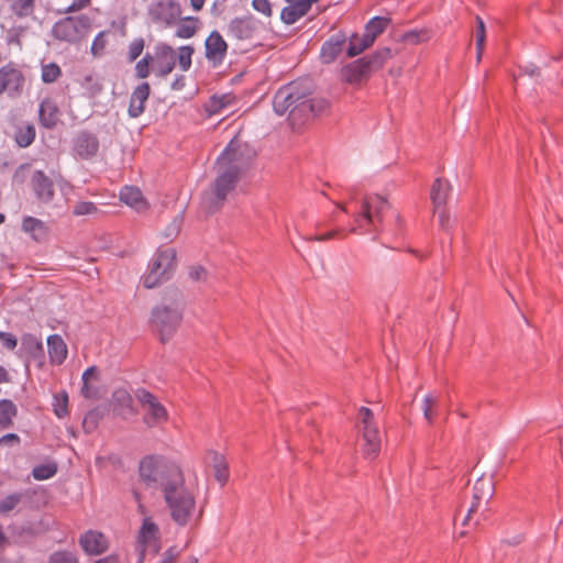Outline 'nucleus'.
<instances>
[{
  "mask_svg": "<svg viewBox=\"0 0 563 563\" xmlns=\"http://www.w3.org/2000/svg\"><path fill=\"white\" fill-rule=\"evenodd\" d=\"M314 85L309 78H300L283 85L273 96L275 114H287L292 129L325 113L330 109V100L313 96Z\"/></svg>",
  "mask_w": 563,
  "mask_h": 563,
  "instance_id": "obj_1",
  "label": "nucleus"
},
{
  "mask_svg": "<svg viewBox=\"0 0 563 563\" xmlns=\"http://www.w3.org/2000/svg\"><path fill=\"white\" fill-rule=\"evenodd\" d=\"M241 153L239 144L232 139L217 158V176L212 184V196L209 199V211L220 208L240 179Z\"/></svg>",
  "mask_w": 563,
  "mask_h": 563,
  "instance_id": "obj_2",
  "label": "nucleus"
},
{
  "mask_svg": "<svg viewBox=\"0 0 563 563\" xmlns=\"http://www.w3.org/2000/svg\"><path fill=\"white\" fill-rule=\"evenodd\" d=\"M184 295L177 288L167 289L161 302L153 307L150 323L163 343L169 341L177 332L184 319Z\"/></svg>",
  "mask_w": 563,
  "mask_h": 563,
  "instance_id": "obj_3",
  "label": "nucleus"
},
{
  "mask_svg": "<svg viewBox=\"0 0 563 563\" xmlns=\"http://www.w3.org/2000/svg\"><path fill=\"white\" fill-rule=\"evenodd\" d=\"M137 473L146 487L161 493L184 475L177 462L162 454L143 456L139 463Z\"/></svg>",
  "mask_w": 563,
  "mask_h": 563,
  "instance_id": "obj_4",
  "label": "nucleus"
},
{
  "mask_svg": "<svg viewBox=\"0 0 563 563\" xmlns=\"http://www.w3.org/2000/svg\"><path fill=\"white\" fill-rule=\"evenodd\" d=\"M161 494L173 522L178 527H186L196 512L197 500L194 492L186 485L185 476H180Z\"/></svg>",
  "mask_w": 563,
  "mask_h": 563,
  "instance_id": "obj_5",
  "label": "nucleus"
},
{
  "mask_svg": "<svg viewBox=\"0 0 563 563\" xmlns=\"http://www.w3.org/2000/svg\"><path fill=\"white\" fill-rule=\"evenodd\" d=\"M389 210L387 199L382 196H366L361 205L360 212L355 216V225L350 231L354 233L378 232L382 228L385 212Z\"/></svg>",
  "mask_w": 563,
  "mask_h": 563,
  "instance_id": "obj_6",
  "label": "nucleus"
},
{
  "mask_svg": "<svg viewBox=\"0 0 563 563\" xmlns=\"http://www.w3.org/2000/svg\"><path fill=\"white\" fill-rule=\"evenodd\" d=\"M176 250L158 249L151 258L147 271L142 276V284L152 289L170 279L176 271Z\"/></svg>",
  "mask_w": 563,
  "mask_h": 563,
  "instance_id": "obj_7",
  "label": "nucleus"
},
{
  "mask_svg": "<svg viewBox=\"0 0 563 563\" xmlns=\"http://www.w3.org/2000/svg\"><path fill=\"white\" fill-rule=\"evenodd\" d=\"M91 19L87 14L67 15L52 26L54 38L69 44L79 43L91 27Z\"/></svg>",
  "mask_w": 563,
  "mask_h": 563,
  "instance_id": "obj_8",
  "label": "nucleus"
},
{
  "mask_svg": "<svg viewBox=\"0 0 563 563\" xmlns=\"http://www.w3.org/2000/svg\"><path fill=\"white\" fill-rule=\"evenodd\" d=\"M162 549L161 531L152 517H144L136 534L135 551L136 563H144L146 554L157 555Z\"/></svg>",
  "mask_w": 563,
  "mask_h": 563,
  "instance_id": "obj_9",
  "label": "nucleus"
},
{
  "mask_svg": "<svg viewBox=\"0 0 563 563\" xmlns=\"http://www.w3.org/2000/svg\"><path fill=\"white\" fill-rule=\"evenodd\" d=\"M135 397L142 407H146L143 416V423L146 427L154 428L168 421L169 415L166 407L152 391L140 387L135 390Z\"/></svg>",
  "mask_w": 563,
  "mask_h": 563,
  "instance_id": "obj_10",
  "label": "nucleus"
},
{
  "mask_svg": "<svg viewBox=\"0 0 563 563\" xmlns=\"http://www.w3.org/2000/svg\"><path fill=\"white\" fill-rule=\"evenodd\" d=\"M99 147V139L91 131L81 130L73 139V152L80 159H91L97 155Z\"/></svg>",
  "mask_w": 563,
  "mask_h": 563,
  "instance_id": "obj_11",
  "label": "nucleus"
},
{
  "mask_svg": "<svg viewBox=\"0 0 563 563\" xmlns=\"http://www.w3.org/2000/svg\"><path fill=\"white\" fill-rule=\"evenodd\" d=\"M154 60L152 64L155 65L154 71L157 77L164 78L170 74L176 64V55L174 48L165 43L158 42L154 46Z\"/></svg>",
  "mask_w": 563,
  "mask_h": 563,
  "instance_id": "obj_12",
  "label": "nucleus"
},
{
  "mask_svg": "<svg viewBox=\"0 0 563 563\" xmlns=\"http://www.w3.org/2000/svg\"><path fill=\"white\" fill-rule=\"evenodd\" d=\"M228 44L219 31L213 30L205 41V57L212 67L222 65L227 57Z\"/></svg>",
  "mask_w": 563,
  "mask_h": 563,
  "instance_id": "obj_13",
  "label": "nucleus"
},
{
  "mask_svg": "<svg viewBox=\"0 0 563 563\" xmlns=\"http://www.w3.org/2000/svg\"><path fill=\"white\" fill-rule=\"evenodd\" d=\"M150 14L154 22L170 26L178 19L180 7L175 0H158L150 8Z\"/></svg>",
  "mask_w": 563,
  "mask_h": 563,
  "instance_id": "obj_14",
  "label": "nucleus"
},
{
  "mask_svg": "<svg viewBox=\"0 0 563 563\" xmlns=\"http://www.w3.org/2000/svg\"><path fill=\"white\" fill-rule=\"evenodd\" d=\"M347 41V35L344 31L340 30L327 38L321 45L319 58L322 64L329 65L335 62L342 53Z\"/></svg>",
  "mask_w": 563,
  "mask_h": 563,
  "instance_id": "obj_15",
  "label": "nucleus"
},
{
  "mask_svg": "<svg viewBox=\"0 0 563 563\" xmlns=\"http://www.w3.org/2000/svg\"><path fill=\"white\" fill-rule=\"evenodd\" d=\"M24 77L20 69L11 63L0 68V93L19 95L23 88Z\"/></svg>",
  "mask_w": 563,
  "mask_h": 563,
  "instance_id": "obj_16",
  "label": "nucleus"
},
{
  "mask_svg": "<svg viewBox=\"0 0 563 563\" xmlns=\"http://www.w3.org/2000/svg\"><path fill=\"white\" fill-rule=\"evenodd\" d=\"M79 544L84 552L89 555H99L106 552L109 548L107 537L98 530H87L79 538Z\"/></svg>",
  "mask_w": 563,
  "mask_h": 563,
  "instance_id": "obj_17",
  "label": "nucleus"
},
{
  "mask_svg": "<svg viewBox=\"0 0 563 563\" xmlns=\"http://www.w3.org/2000/svg\"><path fill=\"white\" fill-rule=\"evenodd\" d=\"M256 31V21L251 16H236L228 26L229 35L240 41L252 40Z\"/></svg>",
  "mask_w": 563,
  "mask_h": 563,
  "instance_id": "obj_18",
  "label": "nucleus"
},
{
  "mask_svg": "<svg viewBox=\"0 0 563 563\" xmlns=\"http://www.w3.org/2000/svg\"><path fill=\"white\" fill-rule=\"evenodd\" d=\"M32 189L36 199L48 203L54 198V183L43 170H35L31 178Z\"/></svg>",
  "mask_w": 563,
  "mask_h": 563,
  "instance_id": "obj_19",
  "label": "nucleus"
},
{
  "mask_svg": "<svg viewBox=\"0 0 563 563\" xmlns=\"http://www.w3.org/2000/svg\"><path fill=\"white\" fill-rule=\"evenodd\" d=\"M25 363L37 361L44 356L43 343L32 333H24L21 336V344L18 352Z\"/></svg>",
  "mask_w": 563,
  "mask_h": 563,
  "instance_id": "obj_20",
  "label": "nucleus"
},
{
  "mask_svg": "<svg viewBox=\"0 0 563 563\" xmlns=\"http://www.w3.org/2000/svg\"><path fill=\"white\" fill-rule=\"evenodd\" d=\"M150 93L151 87L147 81H142L133 89L128 108L130 118H139L144 112L145 101L148 99Z\"/></svg>",
  "mask_w": 563,
  "mask_h": 563,
  "instance_id": "obj_21",
  "label": "nucleus"
},
{
  "mask_svg": "<svg viewBox=\"0 0 563 563\" xmlns=\"http://www.w3.org/2000/svg\"><path fill=\"white\" fill-rule=\"evenodd\" d=\"M363 453L364 455L373 460L380 451V432L376 423L363 426Z\"/></svg>",
  "mask_w": 563,
  "mask_h": 563,
  "instance_id": "obj_22",
  "label": "nucleus"
},
{
  "mask_svg": "<svg viewBox=\"0 0 563 563\" xmlns=\"http://www.w3.org/2000/svg\"><path fill=\"white\" fill-rule=\"evenodd\" d=\"M60 111L57 103L51 99L45 98L41 101L38 107V123L48 130L54 129L59 121Z\"/></svg>",
  "mask_w": 563,
  "mask_h": 563,
  "instance_id": "obj_23",
  "label": "nucleus"
},
{
  "mask_svg": "<svg viewBox=\"0 0 563 563\" xmlns=\"http://www.w3.org/2000/svg\"><path fill=\"white\" fill-rule=\"evenodd\" d=\"M21 229L37 243L46 241L49 235V227L43 220L32 216L23 218Z\"/></svg>",
  "mask_w": 563,
  "mask_h": 563,
  "instance_id": "obj_24",
  "label": "nucleus"
},
{
  "mask_svg": "<svg viewBox=\"0 0 563 563\" xmlns=\"http://www.w3.org/2000/svg\"><path fill=\"white\" fill-rule=\"evenodd\" d=\"M119 199L137 212L144 211L148 207L141 189L135 186H123L119 191Z\"/></svg>",
  "mask_w": 563,
  "mask_h": 563,
  "instance_id": "obj_25",
  "label": "nucleus"
},
{
  "mask_svg": "<svg viewBox=\"0 0 563 563\" xmlns=\"http://www.w3.org/2000/svg\"><path fill=\"white\" fill-rule=\"evenodd\" d=\"M372 71L364 58L360 57L342 68V75L346 82L358 84L364 76L369 75Z\"/></svg>",
  "mask_w": 563,
  "mask_h": 563,
  "instance_id": "obj_26",
  "label": "nucleus"
},
{
  "mask_svg": "<svg viewBox=\"0 0 563 563\" xmlns=\"http://www.w3.org/2000/svg\"><path fill=\"white\" fill-rule=\"evenodd\" d=\"M47 352L51 363L60 365L67 357V346L59 334H51L47 338Z\"/></svg>",
  "mask_w": 563,
  "mask_h": 563,
  "instance_id": "obj_27",
  "label": "nucleus"
},
{
  "mask_svg": "<svg viewBox=\"0 0 563 563\" xmlns=\"http://www.w3.org/2000/svg\"><path fill=\"white\" fill-rule=\"evenodd\" d=\"M452 190V186L449 181L438 177L430 190V198L435 210H440L446 206L448 196Z\"/></svg>",
  "mask_w": 563,
  "mask_h": 563,
  "instance_id": "obj_28",
  "label": "nucleus"
},
{
  "mask_svg": "<svg viewBox=\"0 0 563 563\" xmlns=\"http://www.w3.org/2000/svg\"><path fill=\"white\" fill-rule=\"evenodd\" d=\"M113 410L121 417L134 413L133 397L125 389L113 393Z\"/></svg>",
  "mask_w": 563,
  "mask_h": 563,
  "instance_id": "obj_29",
  "label": "nucleus"
},
{
  "mask_svg": "<svg viewBox=\"0 0 563 563\" xmlns=\"http://www.w3.org/2000/svg\"><path fill=\"white\" fill-rule=\"evenodd\" d=\"M393 57V51L388 46L379 47L372 54L364 56L371 71L380 69L384 64Z\"/></svg>",
  "mask_w": 563,
  "mask_h": 563,
  "instance_id": "obj_30",
  "label": "nucleus"
},
{
  "mask_svg": "<svg viewBox=\"0 0 563 563\" xmlns=\"http://www.w3.org/2000/svg\"><path fill=\"white\" fill-rule=\"evenodd\" d=\"M212 454L213 475L216 481L220 484V486L223 487L228 483L230 477L229 466L222 454H219L218 452H213Z\"/></svg>",
  "mask_w": 563,
  "mask_h": 563,
  "instance_id": "obj_31",
  "label": "nucleus"
},
{
  "mask_svg": "<svg viewBox=\"0 0 563 563\" xmlns=\"http://www.w3.org/2000/svg\"><path fill=\"white\" fill-rule=\"evenodd\" d=\"M36 136V131L33 124L27 123L25 125L16 126L14 131V141L21 148L27 147L33 143Z\"/></svg>",
  "mask_w": 563,
  "mask_h": 563,
  "instance_id": "obj_32",
  "label": "nucleus"
},
{
  "mask_svg": "<svg viewBox=\"0 0 563 563\" xmlns=\"http://www.w3.org/2000/svg\"><path fill=\"white\" fill-rule=\"evenodd\" d=\"M16 406L10 399H0V428H8L16 416Z\"/></svg>",
  "mask_w": 563,
  "mask_h": 563,
  "instance_id": "obj_33",
  "label": "nucleus"
},
{
  "mask_svg": "<svg viewBox=\"0 0 563 563\" xmlns=\"http://www.w3.org/2000/svg\"><path fill=\"white\" fill-rule=\"evenodd\" d=\"M57 471L58 466L56 462L43 463L33 467L32 476L36 481H45L55 476Z\"/></svg>",
  "mask_w": 563,
  "mask_h": 563,
  "instance_id": "obj_34",
  "label": "nucleus"
},
{
  "mask_svg": "<svg viewBox=\"0 0 563 563\" xmlns=\"http://www.w3.org/2000/svg\"><path fill=\"white\" fill-rule=\"evenodd\" d=\"M391 23V19L388 16L376 15L373 16L366 24V31H368L375 38L382 34L388 25Z\"/></svg>",
  "mask_w": 563,
  "mask_h": 563,
  "instance_id": "obj_35",
  "label": "nucleus"
},
{
  "mask_svg": "<svg viewBox=\"0 0 563 563\" xmlns=\"http://www.w3.org/2000/svg\"><path fill=\"white\" fill-rule=\"evenodd\" d=\"M198 19L195 16H186L183 22L177 26L175 36L179 38H190L195 35L197 30Z\"/></svg>",
  "mask_w": 563,
  "mask_h": 563,
  "instance_id": "obj_36",
  "label": "nucleus"
},
{
  "mask_svg": "<svg viewBox=\"0 0 563 563\" xmlns=\"http://www.w3.org/2000/svg\"><path fill=\"white\" fill-rule=\"evenodd\" d=\"M53 411L57 418H65L68 415V394L66 390H60L53 396Z\"/></svg>",
  "mask_w": 563,
  "mask_h": 563,
  "instance_id": "obj_37",
  "label": "nucleus"
},
{
  "mask_svg": "<svg viewBox=\"0 0 563 563\" xmlns=\"http://www.w3.org/2000/svg\"><path fill=\"white\" fill-rule=\"evenodd\" d=\"M62 76V69L55 62L44 64L41 67V80L44 84H53Z\"/></svg>",
  "mask_w": 563,
  "mask_h": 563,
  "instance_id": "obj_38",
  "label": "nucleus"
},
{
  "mask_svg": "<svg viewBox=\"0 0 563 563\" xmlns=\"http://www.w3.org/2000/svg\"><path fill=\"white\" fill-rule=\"evenodd\" d=\"M194 53L195 48L191 45H183L178 48L176 60L178 62V66L183 71H187L190 69Z\"/></svg>",
  "mask_w": 563,
  "mask_h": 563,
  "instance_id": "obj_39",
  "label": "nucleus"
},
{
  "mask_svg": "<svg viewBox=\"0 0 563 563\" xmlns=\"http://www.w3.org/2000/svg\"><path fill=\"white\" fill-rule=\"evenodd\" d=\"M34 0H12L10 8L18 18H25L34 12Z\"/></svg>",
  "mask_w": 563,
  "mask_h": 563,
  "instance_id": "obj_40",
  "label": "nucleus"
},
{
  "mask_svg": "<svg viewBox=\"0 0 563 563\" xmlns=\"http://www.w3.org/2000/svg\"><path fill=\"white\" fill-rule=\"evenodd\" d=\"M484 482L481 478H478L474 485L473 500L463 519V525H465L470 520L471 515L478 509V506L484 497V492L482 488Z\"/></svg>",
  "mask_w": 563,
  "mask_h": 563,
  "instance_id": "obj_41",
  "label": "nucleus"
},
{
  "mask_svg": "<svg viewBox=\"0 0 563 563\" xmlns=\"http://www.w3.org/2000/svg\"><path fill=\"white\" fill-rule=\"evenodd\" d=\"M154 57L152 54L146 53L141 59H139L134 66V76L137 79H145L150 75V66L153 63Z\"/></svg>",
  "mask_w": 563,
  "mask_h": 563,
  "instance_id": "obj_42",
  "label": "nucleus"
},
{
  "mask_svg": "<svg viewBox=\"0 0 563 563\" xmlns=\"http://www.w3.org/2000/svg\"><path fill=\"white\" fill-rule=\"evenodd\" d=\"M23 494L21 492H14L5 496L0 500V514H8L13 510L22 500Z\"/></svg>",
  "mask_w": 563,
  "mask_h": 563,
  "instance_id": "obj_43",
  "label": "nucleus"
},
{
  "mask_svg": "<svg viewBox=\"0 0 563 563\" xmlns=\"http://www.w3.org/2000/svg\"><path fill=\"white\" fill-rule=\"evenodd\" d=\"M476 60H481L483 44L486 36L485 23L479 15H476Z\"/></svg>",
  "mask_w": 563,
  "mask_h": 563,
  "instance_id": "obj_44",
  "label": "nucleus"
},
{
  "mask_svg": "<svg viewBox=\"0 0 563 563\" xmlns=\"http://www.w3.org/2000/svg\"><path fill=\"white\" fill-rule=\"evenodd\" d=\"M108 31H100L93 38L92 41V44H91V47H90V53L95 56V57H100L104 54V48H106V45H107V40H106V35H107Z\"/></svg>",
  "mask_w": 563,
  "mask_h": 563,
  "instance_id": "obj_45",
  "label": "nucleus"
},
{
  "mask_svg": "<svg viewBox=\"0 0 563 563\" xmlns=\"http://www.w3.org/2000/svg\"><path fill=\"white\" fill-rule=\"evenodd\" d=\"M98 207L92 201H78L73 208V214L76 217L95 214Z\"/></svg>",
  "mask_w": 563,
  "mask_h": 563,
  "instance_id": "obj_46",
  "label": "nucleus"
},
{
  "mask_svg": "<svg viewBox=\"0 0 563 563\" xmlns=\"http://www.w3.org/2000/svg\"><path fill=\"white\" fill-rule=\"evenodd\" d=\"M145 42L143 37H135L131 41L128 48V60L134 62L143 53Z\"/></svg>",
  "mask_w": 563,
  "mask_h": 563,
  "instance_id": "obj_47",
  "label": "nucleus"
},
{
  "mask_svg": "<svg viewBox=\"0 0 563 563\" xmlns=\"http://www.w3.org/2000/svg\"><path fill=\"white\" fill-rule=\"evenodd\" d=\"M300 18H302L301 13H299L291 3L284 7L280 12V20L287 24L291 25L296 23Z\"/></svg>",
  "mask_w": 563,
  "mask_h": 563,
  "instance_id": "obj_48",
  "label": "nucleus"
},
{
  "mask_svg": "<svg viewBox=\"0 0 563 563\" xmlns=\"http://www.w3.org/2000/svg\"><path fill=\"white\" fill-rule=\"evenodd\" d=\"M434 404H435V397L431 393H428L422 399L421 409L423 412V418L428 421V423L433 422V415L431 412V407Z\"/></svg>",
  "mask_w": 563,
  "mask_h": 563,
  "instance_id": "obj_49",
  "label": "nucleus"
},
{
  "mask_svg": "<svg viewBox=\"0 0 563 563\" xmlns=\"http://www.w3.org/2000/svg\"><path fill=\"white\" fill-rule=\"evenodd\" d=\"M48 563H78V560L71 552L57 551L49 556Z\"/></svg>",
  "mask_w": 563,
  "mask_h": 563,
  "instance_id": "obj_50",
  "label": "nucleus"
},
{
  "mask_svg": "<svg viewBox=\"0 0 563 563\" xmlns=\"http://www.w3.org/2000/svg\"><path fill=\"white\" fill-rule=\"evenodd\" d=\"M357 41L361 42V46L357 47V49L351 48V53H362L366 48L371 47L373 43L375 42V37L364 29V32L362 35L357 34Z\"/></svg>",
  "mask_w": 563,
  "mask_h": 563,
  "instance_id": "obj_51",
  "label": "nucleus"
},
{
  "mask_svg": "<svg viewBox=\"0 0 563 563\" xmlns=\"http://www.w3.org/2000/svg\"><path fill=\"white\" fill-rule=\"evenodd\" d=\"M289 3L292 4V7L299 12L301 13V15H306L310 9H311V5L316 2H318L319 0H287Z\"/></svg>",
  "mask_w": 563,
  "mask_h": 563,
  "instance_id": "obj_52",
  "label": "nucleus"
},
{
  "mask_svg": "<svg viewBox=\"0 0 563 563\" xmlns=\"http://www.w3.org/2000/svg\"><path fill=\"white\" fill-rule=\"evenodd\" d=\"M0 343L8 350H14L18 345V339L11 332L0 331Z\"/></svg>",
  "mask_w": 563,
  "mask_h": 563,
  "instance_id": "obj_53",
  "label": "nucleus"
},
{
  "mask_svg": "<svg viewBox=\"0 0 563 563\" xmlns=\"http://www.w3.org/2000/svg\"><path fill=\"white\" fill-rule=\"evenodd\" d=\"M422 31H419V30H410V31H407L405 32L402 35H401V40L406 43H409V44H412V45H416V44H419L421 43L423 40H422Z\"/></svg>",
  "mask_w": 563,
  "mask_h": 563,
  "instance_id": "obj_54",
  "label": "nucleus"
},
{
  "mask_svg": "<svg viewBox=\"0 0 563 563\" xmlns=\"http://www.w3.org/2000/svg\"><path fill=\"white\" fill-rule=\"evenodd\" d=\"M434 213L438 216L440 227L443 230L449 231L451 229V219L445 207H442L440 210L434 209Z\"/></svg>",
  "mask_w": 563,
  "mask_h": 563,
  "instance_id": "obj_55",
  "label": "nucleus"
},
{
  "mask_svg": "<svg viewBox=\"0 0 563 563\" xmlns=\"http://www.w3.org/2000/svg\"><path fill=\"white\" fill-rule=\"evenodd\" d=\"M252 7L255 11L266 16L272 14V7L268 0H252Z\"/></svg>",
  "mask_w": 563,
  "mask_h": 563,
  "instance_id": "obj_56",
  "label": "nucleus"
},
{
  "mask_svg": "<svg viewBox=\"0 0 563 563\" xmlns=\"http://www.w3.org/2000/svg\"><path fill=\"white\" fill-rule=\"evenodd\" d=\"M180 230V220L175 219L173 222L165 229L163 235L167 240H174Z\"/></svg>",
  "mask_w": 563,
  "mask_h": 563,
  "instance_id": "obj_57",
  "label": "nucleus"
},
{
  "mask_svg": "<svg viewBox=\"0 0 563 563\" xmlns=\"http://www.w3.org/2000/svg\"><path fill=\"white\" fill-rule=\"evenodd\" d=\"M91 0H73L71 3L64 10V13H73L87 8Z\"/></svg>",
  "mask_w": 563,
  "mask_h": 563,
  "instance_id": "obj_58",
  "label": "nucleus"
},
{
  "mask_svg": "<svg viewBox=\"0 0 563 563\" xmlns=\"http://www.w3.org/2000/svg\"><path fill=\"white\" fill-rule=\"evenodd\" d=\"M349 44L346 47V55L347 57H355L360 55L361 53H351V48L357 49V47L361 46V42L357 41V33H352L349 37Z\"/></svg>",
  "mask_w": 563,
  "mask_h": 563,
  "instance_id": "obj_59",
  "label": "nucleus"
},
{
  "mask_svg": "<svg viewBox=\"0 0 563 563\" xmlns=\"http://www.w3.org/2000/svg\"><path fill=\"white\" fill-rule=\"evenodd\" d=\"M19 445L20 437L16 433L10 432L0 438V446L3 445Z\"/></svg>",
  "mask_w": 563,
  "mask_h": 563,
  "instance_id": "obj_60",
  "label": "nucleus"
},
{
  "mask_svg": "<svg viewBox=\"0 0 563 563\" xmlns=\"http://www.w3.org/2000/svg\"><path fill=\"white\" fill-rule=\"evenodd\" d=\"M360 415L362 416L363 426L376 423L374 421V413L368 407L362 406L360 408Z\"/></svg>",
  "mask_w": 563,
  "mask_h": 563,
  "instance_id": "obj_61",
  "label": "nucleus"
},
{
  "mask_svg": "<svg viewBox=\"0 0 563 563\" xmlns=\"http://www.w3.org/2000/svg\"><path fill=\"white\" fill-rule=\"evenodd\" d=\"M80 393L85 398L91 399L96 397L97 389L92 388L88 382H81Z\"/></svg>",
  "mask_w": 563,
  "mask_h": 563,
  "instance_id": "obj_62",
  "label": "nucleus"
},
{
  "mask_svg": "<svg viewBox=\"0 0 563 563\" xmlns=\"http://www.w3.org/2000/svg\"><path fill=\"white\" fill-rule=\"evenodd\" d=\"M186 87V77L184 75H176L175 79L170 85V89L180 91Z\"/></svg>",
  "mask_w": 563,
  "mask_h": 563,
  "instance_id": "obj_63",
  "label": "nucleus"
},
{
  "mask_svg": "<svg viewBox=\"0 0 563 563\" xmlns=\"http://www.w3.org/2000/svg\"><path fill=\"white\" fill-rule=\"evenodd\" d=\"M188 274L192 280H199L203 275H206V269L200 265L192 266Z\"/></svg>",
  "mask_w": 563,
  "mask_h": 563,
  "instance_id": "obj_64",
  "label": "nucleus"
}]
</instances>
